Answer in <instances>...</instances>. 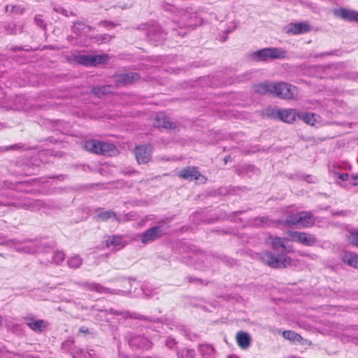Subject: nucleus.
Listing matches in <instances>:
<instances>
[{"mask_svg":"<svg viewBox=\"0 0 358 358\" xmlns=\"http://www.w3.org/2000/svg\"><path fill=\"white\" fill-rule=\"evenodd\" d=\"M285 238L276 236H268L265 239V243L273 252H264L260 255L262 261L273 268L286 267L291 263V259L287 256V249L285 245Z\"/></svg>","mask_w":358,"mask_h":358,"instance_id":"f257e3e1","label":"nucleus"},{"mask_svg":"<svg viewBox=\"0 0 358 358\" xmlns=\"http://www.w3.org/2000/svg\"><path fill=\"white\" fill-rule=\"evenodd\" d=\"M161 7L166 13L173 15V22L182 29L187 27H195L200 25L201 22L194 11L179 9L175 5L163 1Z\"/></svg>","mask_w":358,"mask_h":358,"instance_id":"f03ea898","label":"nucleus"},{"mask_svg":"<svg viewBox=\"0 0 358 358\" xmlns=\"http://www.w3.org/2000/svg\"><path fill=\"white\" fill-rule=\"evenodd\" d=\"M287 56V52L280 48H265L250 54L252 59L255 62L282 59H285Z\"/></svg>","mask_w":358,"mask_h":358,"instance_id":"7ed1b4c3","label":"nucleus"},{"mask_svg":"<svg viewBox=\"0 0 358 358\" xmlns=\"http://www.w3.org/2000/svg\"><path fill=\"white\" fill-rule=\"evenodd\" d=\"M109 57L108 55H85L74 54L70 58V62L73 64H81L85 66H95L98 64L108 62Z\"/></svg>","mask_w":358,"mask_h":358,"instance_id":"20e7f679","label":"nucleus"},{"mask_svg":"<svg viewBox=\"0 0 358 358\" xmlns=\"http://www.w3.org/2000/svg\"><path fill=\"white\" fill-rule=\"evenodd\" d=\"M315 222V218L311 212L301 211L289 215L283 222V224L287 226L295 225L299 227H309L313 226Z\"/></svg>","mask_w":358,"mask_h":358,"instance_id":"39448f33","label":"nucleus"},{"mask_svg":"<svg viewBox=\"0 0 358 358\" xmlns=\"http://www.w3.org/2000/svg\"><path fill=\"white\" fill-rule=\"evenodd\" d=\"M15 248L19 252L34 254L36 252H48L50 244L41 241H26L18 243Z\"/></svg>","mask_w":358,"mask_h":358,"instance_id":"423d86ee","label":"nucleus"},{"mask_svg":"<svg viewBox=\"0 0 358 358\" xmlns=\"http://www.w3.org/2000/svg\"><path fill=\"white\" fill-rule=\"evenodd\" d=\"M298 89L289 83L280 82L275 83L273 96L280 99H292L296 97Z\"/></svg>","mask_w":358,"mask_h":358,"instance_id":"0eeeda50","label":"nucleus"},{"mask_svg":"<svg viewBox=\"0 0 358 358\" xmlns=\"http://www.w3.org/2000/svg\"><path fill=\"white\" fill-rule=\"evenodd\" d=\"M266 115L272 117H278L280 120L292 123L299 118V112L296 109H281L268 108Z\"/></svg>","mask_w":358,"mask_h":358,"instance_id":"6e6552de","label":"nucleus"},{"mask_svg":"<svg viewBox=\"0 0 358 358\" xmlns=\"http://www.w3.org/2000/svg\"><path fill=\"white\" fill-rule=\"evenodd\" d=\"M183 250L186 255L182 257V259L187 264H199L204 262V260L207 258L204 252L199 250L194 245H184Z\"/></svg>","mask_w":358,"mask_h":358,"instance_id":"1a4fd4ad","label":"nucleus"},{"mask_svg":"<svg viewBox=\"0 0 358 358\" xmlns=\"http://www.w3.org/2000/svg\"><path fill=\"white\" fill-rule=\"evenodd\" d=\"M77 284L83 289L89 292H95L98 294H121L125 292L120 289H110L102 285L93 281H80Z\"/></svg>","mask_w":358,"mask_h":358,"instance_id":"9d476101","label":"nucleus"},{"mask_svg":"<svg viewBox=\"0 0 358 358\" xmlns=\"http://www.w3.org/2000/svg\"><path fill=\"white\" fill-rule=\"evenodd\" d=\"M142 29H147V37L150 42V43L157 45H159L164 38V36L166 33H164L160 26L157 24H154L152 25H143Z\"/></svg>","mask_w":358,"mask_h":358,"instance_id":"9b49d317","label":"nucleus"},{"mask_svg":"<svg viewBox=\"0 0 358 358\" xmlns=\"http://www.w3.org/2000/svg\"><path fill=\"white\" fill-rule=\"evenodd\" d=\"M165 234L164 225H156L147 229L141 237V241L143 244H149L155 240L159 238Z\"/></svg>","mask_w":358,"mask_h":358,"instance_id":"f8f14e48","label":"nucleus"},{"mask_svg":"<svg viewBox=\"0 0 358 358\" xmlns=\"http://www.w3.org/2000/svg\"><path fill=\"white\" fill-rule=\"evenodd\" d=\"M287 236L290 241L306 246H312L316 243V238L314 235L305 232L289 231L287 232Z\"/></svg>","mask_w":358,"mask_h":358,"instance_id":"ddd939ff","label":"nucleus"},{"mask_svg":"<svg viewBox=\"0 0 358 358\" xmlns=\"http://www.w3.org/2000/svg\"><path fill=\"white\" fill-rule=\"evenodd\" d=\"M178 176L186 180H199L201 182H205L206 178L202 176L198 169L194 166H188L180 170Z\"/></svg>","mask_w":358,"mask_h":358,"instance_id":"4468645a","label":"nucleus"},{"mask_svg":"<svg viewBox=\"0 0 358 358\" xmlns=\"http://www.w3.org/2000/svg\"><path fill=\"white\" fill-rule=\"evenodd\" d=\"M128 344L135 350H148L152 347L151 341L146 337L140 335H129L127 337Z\"/></svg>","mask_w":358,"mask_h":358,"instance_id":"2eb2a0df","label":"nucleus"},{"mask_svg":"<svg viewBox=\"0 0 358 358\" xmlns=\"http://www.w3.org/2000/svg\"><path fill=\"white\" fill-rule=\"evenodd\" d=\"M134 155L138 164L148 163L152 155V147L150 145H138L134 149Z\"/></svg>","mask_w":358,"mask_h":358,"instance_id":"dca6fc26","label":"nucleus"},{"mask_svg":"<svg viewBox=\"0 0 358 358\" xmlns=\"http://www.w3.org/2000/svg\"><path fill=\"white\" fill-rule=\"evenodd\" d=\"M334 14L336 17L345 21L358 22V11L357 10L340 8L335 9Z\"/></svg>","mask_w":358,"mask_h":358,"instance_id":"f3484780","label":"nucleus"},{"mask_svg":"<svg viewBox=\"0 0 358 358\" xmlns=\"http://www.w3.org/2000/svg\"><path fill=\"white\" fill-rule=\"evenodd\" d=\"M310 26L306 22L289 23L285 27V31L289 34L298 35L308 32Z\"/></svg>","mask_w":358,"mask_h":358,"instance_id":"a211bd4d","label":"nucleus"},{"mask_svg":"<svg viewBox=\"0 0 358 358\" xmlns=\"http://www.w3.org/2000/svg\"><path fill=\"white\" fill-rule=\"evenodd\" d=\"M315 72L314 76L320 78H335L338 74H334V71L338 70L336 65H331L327 66H318L315 67Z\"/></svg>","mask_w":358,"mask_h":358,"instance_id":"6ab92c4d","label":"nucleus"},{"mask_svg":"<svg viewBox=\"0 0 358 358\" xmlns=\"http://www.w3.org/2000/svg\"><path fill=\"white\" fill-rule=\"evenodd\" d=\"M24 25L22 23L6 22L0 24V34L15 35L21 33Z\"/></svg>","mask_w":358,"mask_h":358,"instance_id":"aec40b11","label":"nucleus"},{"mask_svg":"<svg viewBox=\"0 0 358 358\" xmlns=\"http://www.w3.org/2000/svg\"><path fill=\"white\" fill-rule=\"evenodd\" d=\"M25 324L35 332H42L48 327V322L43 320H36L34 317H26Z\"/></svg>","mask_w":358,"mask_h":358,"instance_id":"412c9836","label":"nucleus"},{"mask_svg":"<svg viewBox=\"0 0 358 358\" xmlns=\"http://www.w3.org/2000/svg\"><path fill=\"white\" fill-rule=\"evenodd\" d=\"M253 91L255 93L266 95L272 94L273 95V91L275 89V83L271 82H264L262 83L255 85L252 87Z\"/></svg>","mask_w":358,"mask_h":358,"instance_id":"4be33fe9","label":"nucleus"},{"mask_svg":"<svg viewBox=\"0 0 358 358\" xmlns=\"http://www.w3.org/2000/svg\"><path fill=\"white\" fill-rule=\"evenodd\" d=\"M106 245L114 250H119L124 247L123 238L119 236H108L106 240Z\"/></svg>","mask_w":358,"mask_h":358,"instance_id":"5701e85b","label":"nucleus"},{"mask_svg":"<svg viewBox=\"0 0 358 358\" xmlns=\"http://www.w3.org/2000/svg\"><path fill=\"white\" fill-rule=\"evenodd\" d=\"M238 345L243 350H247L251 345V337L245 331H238L236 336Z\"/></svg>","mask_w":358,"mask_h":358,"instance_id":"b1692460","label":"nucleus"},{"mask_svg":"<svg viewBox=\"0 0 358 358\" xmlns=\"http://www.w3.org/2000/svg\"><path fill=\"white\" fill-rule=\"evenodd\" d=\"M155 124L157 127H163L165 129H173L174 125L166 114L162 112L158 113L156 115Z\"/></svg>","mask_w":358,"mask_h":358,"instance_id":"393cba45","label":"nucleus"},{"mask_svg":"<svg viewBox=\"0 0 358 358\" xmlns=\"http://www.w3.org/2000/svg\"><path fill=\"white\" fill-rule=\"evenodd\" d=\"M20 207L30 210H38L44 207L45 203L41 200L29 199L20 203Z\"/></svg>","mask_w":358,"mask_h":358,"instance_id":"a878e982","label":"nucleus"},{"mask_svg":"<svg viewBox=\"0 0 358 358\" xmlns=\"http://www.w3.org/2000/svg\"><path fill=\"white\" fill-rule=\"evenodd\" d=\"M110 313L114 314V315H123L125 317H129V318H134L138 319L143 321H148L150 322H157V319L154 317H145L141 315H139L136 313H129V312H125L124 313H120L117 312V310H113V309L110 310Z\"/></svg>","mask_w":358,"mask_h":358,"instance_id":"bb28decb","label":"nucleus"},{"mask_svg":"<svg viewBox=\"0 0 358 358\" xmlns=\"http://www.w3.org/2000/svg\"><path fill=\"white\" fill-rule=\"evenodd\" d=\"M140 76L138 73L130 72L119 75L117 76V80L120 82L123 85H127L131 83L134 81L138 80Z\"/></svg>","mask_w":358,"mask_h":358,"instance_id":"cd10ccee","label":"nucleus"},{"mask_svg":"<svg viewBox=\"0 0 358 358\" xmlns=\"http://www.w3.org/2000/svg\"><path fill=\"white\" fill-rule=\"evenodd\" d=\"M275 221L271 220L267 216L257 217L252 220L251 224L256 227H271L275 225Z\"/></svg>","mask_w":358,"mask_h":358,"instance_id":"c85d7f7f","label":"nucleus"},{"mask_svg":"<svg viewBox=\"0 0 358 358\" xmlns=\"http://www.w3.org/2000/svg\"><path fill=\"white\" fill-rule=\"evenodd\" d=\"M343 261L348 265L358 268V255L353 252H347L343 257Z\"/></svg>","mask_w":358,"mask_h":358,"instance_id":"c756f323","label":"nucleus"},{"mask_svg":"<svg viewBox=\"0 0 358 358\" xmlns=\"http://www.w3.org/2000/svg\"><path fill=\"white\" fill-rule=\"evenodd\" d=\"M317 117L318 116L313 113L299 112V119L312 126L315 125L317 122Z\"/></svg>","mask_w":358,"mask_h":358,"instance_id":"7c9ffc66","label":"nucleus"},{"mask_svg":"<svg viewBox=\"0 0 358 358\" xmlns=\"http://www.w3.org/2000/svg\"><path fill=\"white\" fill-rule=\"evenodd\" d=\"M198 350L203 357H212L215 354V348L210 344H200L198 347Z\"/></svg>","mask_w":358,"mask_h":358,"instance_id":"2f4dec72","label":"nucleus"},{"mask_svg":"<svg viewBox=\"0 0 358 358\" xmlns=\"http://www.w3.org/2000/svg\"><path fill=\"white\" fill-rule=\"evenodd\" d=\"M178 358H195L196 351L187 348H181L176 352Z\"/></svg>","mask_w":358,"mask_h":358,"instance_id":"473e14b6","label":"nucleus"},{"mask_svg":"<svg viewBox=\"0 0 358 358\" xmlns=\"http://www.w3.org/2000/svg\"><path fill=\"white\" fill-rule=\"evenodd\" d=\"M83 264V259L78 255H72L67 259V265L71 268H78Z\"/></svg>","mask_w":358,"mask_h":358,"instance_id":"72a5a7b5","label":"nucleus"},{"mask_svg":"<svg viewBox=\"0 0 358 358\" xmlns=\"http://www.w3.org/2000/svg\"><path fill=\"white\" fill-rule=\"evenodd\" d=\"M72 354L73 358H93V356H95V351L94 350H89L85 352L83 350L78 349L75 350Z\"/></svg>","mask_w":358,"mask_h":358,"instance_id":"f704fd0d","label":"nucleus"},{"mask_svg":"<svg viewBox=\"0 0 358 358\" xmlns=\"http://www.w3.org/2000/svg\"><path fill=\"white\" fill-rule=\"evenodd\" d=\"M282 336L284 338L291 341L300 342L302 340V337L299 334L291 330L284 331L282 332Z\"/></svg>","mask_w":358,"mask_h":358,"instance_id":"c9c22d12","label":"nucleus"},{"mask_svg":"<svg viewBox=\"0 0 358 358\" xmlns=\"http://www.w3.org/2000/svg\"><path fill=\"white\" fill-rule=\"evenodd\" d=\"M85 29L88 31L90 29V27L82 22H77L74 23L73 26V31L78 35H81L83 33L87 32Z\"/></svg>","mask_w":358,"mask_h":358,"instance_id":"e433bc0d","label":"nucleus"},{"mask_svg":"<svg viewBox=\"0 0 358 358\" xmlns=\"http://www.w3.org/2000/svg\"><path fill=\"white\" fill-rule=\"evenodd\" d=\"M101 155H110L115 150V147L114 145L106 142L101 141Z\"/></svg>","mask_w":358,"mask_h":358,"instance_id":"4c0bfd02","label":"nucleus"},{"mask_svg":"<svg viewBox=\"0 0 358 358\" xmlns=\"http://www.w3.org/2000/svg\"><path fill=\"white\" fill-rule=\"evenodd\" d=\"M65 255L62 251H55L52 255L51 262L57 264H60L64 260Z\"/></svg>","mask_w":358,"mask_h":358,"instance_id":"58836bf2","label":"nucleus"},{"mask_svg":"<svg viewBox=\"0 0 358 358\" xmlns=\"http://www.w3.org/2000/svg\"><path fill=\"white\" fill-rule=\"evenodd\" d=\"M24 10V8L17 5H7L6 6V11L10 13L21 14L23 13Z\"/></svg>","mask_w":358,"mask_h":358,"instance_id":"ea45409f","label":"nucleus"},{"mask_svg":"<svg viewBox=\"0 0 358 358\" xmlns=\"http://www.w3.org/2000/svg\"><path fill=\"white\" fill-rule=\"evenodd\" d=\"M98 217L103 220H107L112 217H115V213L112 210L101 211L97 215Z\"/></svg>","mask_w":358,"mask_h":358,"instance_id":"a19ab883","label":"nucleus"},{"mask_svg":"<svg viewBox=\"0 0 358 358\" xmlns=\"http://www.w3.org/2000/svg\"><path fill=\"white\" fill-rule=\"evenodd\" d=\"M110 87V86H101V87H95L93 90V92L94 93V94L99 96L101 94H104L109 92V91L108 90Z\"/></svg>","mask_w":358,"mask_h":358,"instance_id":"79ce46f5","label":"nucleus"},{"mask_svg":"<svg viewBox=\"0 0 358 358\" xmlns=\"http://www.w3.org/2000/svg\"><path fill=\"white\" fill-rule=\"evenodd\" d=\"M96 141H94V140L87 141L85 143L84 148L86 150L90 151V152L94 153V151L95 148H96Z\"/></svg>","mask_w":358,"mask_h":358,"instance_id":"37998d69","label":"nucleus"},{"mask_svg":"<svg viewBox=\"0 0 358 358\" xmlns=\"http://www.w3.org/2000/svg\"><path fill=\"white\" fill-rule=\"evenodd\" d=\"M350 241L353 245L358 247V231L351 233Z\"/></svg>","mask_w":358,"mask_h":358,"instance_id":"c03bdc74","label":"nucleus"},{"mask_svg":"<svg viewBox=\"0 0 358 358\" xmlns=\"http://www.w3.org/2000/svg\"><path fill=\"white\" fill-rule=\"evenodd\" d=\"M176 344H177V342L175 340V338H173L168 337L166 339L165 345L169 348H173L176 345Z\"/></svg>","mask_w":358,"mask_h":358,"instance_id":"a18cd8bd","label":"nucleus"},{"mask_svg":"<svg viewBox=\"0 0 358 358\" xmlns=\"http://www.w3.org/2000/svg\"><path fill=\"white\" fill-rule=\"evenodd\" d=\"M34 22L37 26L41 28H45V24L40 15H37L34 18Z\"/></svg>","mask_w":358,"mask_h":358,"instance_id":"49530a36","label":"nucleus"},{"mask_svg":"<svg viewBox=\"0 0 358 358\" xmlns=\"http://www.w3.org/2000/svg\"><path fill=\"white\" fill-rule=\"evenodd\" d=\"M348 183L353 186L358 185V176H353L350 175Z\"/></svg>","mask_w":358,"mask_h":358,"instance_id":"de8ad7c7","label":"nucleus"},{"mask_svg":"<svg viewBox=\"0 0 358 358\" xmlns=\"http://www.w3.org/2000/svg\"><path fill=\"white\" fill-rule=\"evenodd\" d=\"M350 175H349L348 173H341L339 175L338 178L343 182H348V180L350 179Z\"/></svg>","mask_w":358,"mask_h":358,"instance_id":"09e8293b","label":"nucleus"},{"mask_svg":"<svg viewBox=\"0 0 358 358\" xmlns=\"http://www.w3.org/2000/svg\"><path fill=\"white\" fill-rule=\"evenodd\" d=\"M100 146H101V141H96V148L94 151V153L101 155V150Z\"/></svg>","mask_w":358,"mask_h":358,"instance_id":"8fccbe9b","label":"nucleus"},{"mask_svg":"<svg viewBox=\"0 0 358 358\" xmlns=\"http://www.w3.org/2000/svg\"><path fill=\"white\" fill-rule=\"evenodd\" d=\"M334 54V53L333 52H322V53H320V54L315 55L314 57H325V56L332 55Z\"/></svg>","mask_w":358,"mask_h":358,"instance_id":"3c124183","label":"nucleus"},{"mask_svg":"<svg viewBox=\"0 0 358 358\" xmlns=\"http://www.w3.org/2000/svg\"><path fill=\"white\" fill-rule=\"evenodd\" d=\"M100 24L104 27L113 26V24L109 21H102V22H101Z\"/></svg>","mask_w":358,"mask_h":358,"instance_id":"603ef678","label":"nucleus"},{"mask_svg":"<svg viewBox=\"0 0 358 358\" xmlns=\"http://www.w3.org/2000/svg\"><path fill=\"white\" fill-rule=\"evenodd\" d=\"M245 171L248 172L249 171H253L255 169V167L254 166H251V165H248V166H245Z\"/></svg>","mask_w":358,"mask_h":358,"instance_id":"864d4df0","label":"nucleus"},{"mask_svg":"<svg viewBox=\"0 0 358 358\" xmlns=\"http://www.w3.org/2000/svg\"><path fill=\"white\" fill-rule=\"evenodd\" d=\"M119 357L120 358H130L127 355L124 354L123 352H120L119 350Z\"/></svg>","mask_w":358,"mask_h":358,"instance_id":"5fc2aeb1","label":"nucleus"},{"mask_svg":"<svg viewBox=\"0 0 358 358\" xmlns=\"http://www.w3.org/2000/svg\"><path fill=\"white\" fill-rule=\"evenodd\" d=\"M108 310H101V311L100 312V314H101V316H102V315H104V316H105V315H106L108 314Z\"/></svg>","mask_w":358,"mask_h":358,"instance_id":"6e6d98bb","label":"nucleus"},{"mask_svg":"<svg viewBox=\"0 0 358 358\" xmlns=\"http://www.w3.org/2000/svg\"><path fill=\"white\" fill-rule=\"evenodd\" d=\"M13 108L14 110L23 109V108H22V106H14Z\"/></svg>","mask_w":358,"mask_h":358,"instance_id":"4d7b16f0","label":"nucleus"},{"mask_svg":"<svg viewBox=\"0 0 358 358\" xmlns=\"http://www.w3.org/2000/svg\"><path fill=\"white\" fill-rule=\"evenodd\" d=\"M80 331L85 333L87 331V329H85L84 327H82L80 329Z\"/></svg>","mask_w":358,"mask_h":358,"instance_id":"13d9d810","label":"nucleus"},{"mask_svg":"<svg viewBox=\"0 0 358 358\" xmlns=\"http://www.w3.org/2000/svg\"><path fill=\"white\" fill-rule=\"evenodd\" d=\"M11 147H12L13 148H20V146H19V145H18V144H15V145H12Z\"/></svg>","mask_w":358,"mask_h":358,"instance_id":"bf43d9fd","label":"nucleus"},{"mask_svg":"<svg viewBox=\"0 0 358 358\" xmlns=\"http://www.w3.org/2000/svg\"><path fill=\"white\" fill-rule=\"evenodd\" d=\"M2 325V319H1V317L0 316V327H1Z\"/></svg>","mask_w":358,"mask_h":358,"instance_id":"052dcab7","label":"nucleus"},{"mask_svg":"<svg viewBox=\"0 0 358 358\" xmlns=\"http://www.w3.org/2000/svg\"><path fill=\"white\" fill-rule=\"evenodd\" d=\"M242 213H243V211H237V212H236V214H241Z\"/></svg>","mask_w":358,"mask_h":358,"instance_id":"680f3d73","label":"nucleus"},{"mask_svg":"<svg viewBox=\"0 0 358 358\" xmlns=\"http://www.w3.org/2000/svg\"><path fill=\"white\" fill-rule=\"evenodd\" d=\"M93 358H99V357L95 354V356H93Z\"/></svg>","mask_w":358,"mask_h":358,"instance_id":"e2e57ef3","label":"nucleus"},{"mask_svg":"<svg viewBox=\"0 0 358 358\" xmlns=\"http://www.w3.org/2000/svg\"><path fill=\"white\" fill-rule=\"evenodd\" d=\"M189 281H190V282H193V281H194V280H193L192 278H190V279H189Z\"/></svg>","mask_w":358,"mask_h":358,"instance_id":"0e129e2a","label":"nucleus"},{"mask_svg":"<svg viewBox=\"0 0 358 358\" xmlns=\"http://www.w3.org/2000/svg\"><path fill=\"white\" fill-rule=\"evenodd\" d=\"M0 91H1V90H0Z\"/></svg>","mask_w":358,"mask_h":358,"instance_id":"69168bd1","label":"nucleus"}]
</instances>
